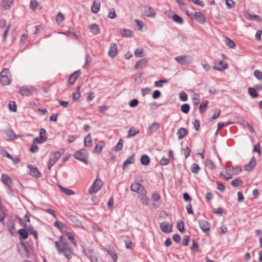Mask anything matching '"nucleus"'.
<instances>
[{
    "label": "nucleus",
    "mask_w": 262,
    "mask_h": 262,
    "mask_svg": "<svg viewBox=\"0 0 262 262\" xmlns=\"http://www.w3.org/2000/svg\"><path fill=\"white\" fill-rule=\"evenodd\" d=\"M65 235H67L68 239L72 242V244L74 246H76L77 244H76V242H75V239H74V237L73 235H72V234L69 232H66Z\"/></svg>",
    "instance_id": "nucleus-48"
},
{
    "label": "nucleus",
    "mask_w": 262,
    "mask_h": 262,
    "mask_svg": "<svg viewBox=\"0 0 262 262\" xmlns=\"http://www.w3.org/2000/svg\"><path fill=\"white\" fill-rule=\"evenodd\" d=\"M190 108V105L187 103L184 104L181 106V111L185 114H188Z\"/></svg>",
    "instance_id": "nucleus-43"
},
{
    "label": "nucleus",
    "mask_w": 262,
    "mask_h": 262,
    "mask_svg": "<svg viewBox=\"0 0 262 262\" xmlns=\"http://www.w3.org/2000/svg\"><path fill=\"white\" fill-rule=\"evenodd\" d=\"M188 16L190 19L195 20L201 24H204L206 21V17L205 15L199 12H195L194 13H189Z\"/></svg>",
    "instance_id": "nucleus-5"
},
{
    "label": "nucleus",
    "mask_w": 262,
    "mask_h": 262,
    "mask_svg": "<svg viewBox=\"0 0 262 262\" xmlns=\"http://www.w3.org/2000/svg\"><path fill=\"white\" fill-rule=\"evenodd\" d=\"M160 128V125L159 123L157 122H154L151 124V125L148 128V132L150 134H152L153 133L157 131Z\"/></svg>",
    "instance_id": "nucleus-27"
},
{
    "label": "nucleus",
    "mask_w": 262,
    "mask_h": 262,
    "mask_svg": "<svg viewBox=\"0 0 262 262\" xmlns=\"http://www.w3.org/2000/svg\"><path fill=\"white\" fill-rule=\"evenodd\" d=\"M254 76L259 80H262V72L259 70H255L253 73Z\"/></svg>",
    "instance_id": "nucleus-54"
},
{
    "label": "nucleus",
    "mask_w": 262,
    "mask_h": 262,
    "mask_svg": "<svg viewBox=\"0 0 262 262\" xmlns=\"http://www.w3.org/2000/svg\"><path fill=\"white\" fill-rule=\"evenodd\" d=\"M177 226L178 230L182 233H184L185 231L184 230V223L181 220H178L177 223Z\"/></svg>",
    "instance_id": "nucleus-41"
},
{
    "label": "nucleus",
    "mask_w": 262,
    "mask_h": 262,
    "mask_svg": "<svg viewBox=\"0 0 262 262\" xmlns=\"http://www.w3.org/2000/svg\"><path fill=\"white\" fill-rule=\"evenodd\" d=\"M180 98L182 101H186L188 99V95L185 92H182L180 93Z\"/></svg>",
    "instance_id": "nucleus-56"
},
{
    "label": "nucleus",
    "mask_w": 262,
    "mask_h": 262,
    "mask_svg": "<svg viewBox=\"0 0 262 262\" xmlns=\"http://www.w3.org/2000/svg\"><path fill=\"white\" fill-rule=\"evenodd\" d=\"M140 200L141 201V203L143 205H147L148 204V198L146 196V194L141 195Z\"/></svg>",
    "instance_id": "nucleus-49"
},
{
    "label": "nucleus",
    "mask_w": 262,
    "mask_h": 262,
    "mask_svg": "<svg viewBox=\"0 0 262 262\" xmlns=\"http://www.w3.org/2000/svg\"><path fill=\"white\" fill-rule=\"evenodd\" d=\"M178 4V5L179 6V8L181 10H182L183 11H184L186 12V14L188 15L189 13H190L186 7V5L184 3V2L182 0H175Z\"/></svg>",
    "instance_id": "nucleus-22"
},
{
    "label": "nucleus",
    "mask_w": 262,
    "mask_h": 262,
    "mask_svg": "<svg viewBox=\"0 0 262 262\" xmlns=\"http://www.w3.org/2000/svg\"><path fill=\"white\" fill-rule=\"evenodd\" d=\"M172 18L173 20L177 24L181 25L184 23L183 18L176 14L172 15Z\"/></svg>",
    "instance_id": "nucleus-39"
},
{
    "label": "nucleus",
    "mask_w": 262,
    "mask_h": 262,
    "mask_svg": "<svg viewBox=\"0 0 262 262\" xmlns=\"http://www.w3.org/2000/svg\"><path fill=\"white\" fill-rule=\"evenodd\" d=\"M55 245L58 254H63L68 259L72 258L71 248L66 242H55Z\"/></svg>",
    "instance_id": "nucleus-1"
},
{
    "label": "nucleus",
    "mask_w": 262,
    "mask_h": 262,
    "mask_svg": "<svg viewBox=\"0 0 262 262\" xmlns=\"http://www.w3.org/2000/svg\"><path fill=\"white\" fill-rule=\"evenodd\" d=\"M169 163H170L169 160L165 157H163L160 161V163L162 165H168Z\"/></svg>",
    "instance_id": "nucleus-58"
},
{
    "label": "nucleus",
    "mask_w": 262,
    "mask_h": 262,
    "mask_svg": "<svg viewBox=\"0 0 262 262\" xmlns=\"http://www.w3.org/2000/svg\"><path fill=\"white\" fill-rule=\"evenodd\" d=\"M74 157L76 159L85 164L88 163V153L85 149H82L76 151Z\"/></svg>",
    "instance_id": "nucleus-6"
},
{
    "label": "nucleus",
    "mask_w": 262,
    "mask_h": 262,
    "mask_svg": "<svg viewBox=\"0 0 262 262\" xmlns=\"http://www.w3.org/2000/svg\"><path fill=\"white\" fill-rule=\"evenodd\" d=\"M172 225L167 222H163L160 224L161 230L165 233H169L172 231Z\"/></svg>",
    "instance_id": "nucleus-14"
},
{
    "label": "nucleus",
    "mask_w": 262,
    "mask_h": 262,
    "mask_svg": "<svg viewBox=\"0 0 262 262\" xmlns=\"http://www.w3.org/2000/svg\"><path fill=\"white\" fill-rule=\"evenodd\" d=\"M152 199L155 202L158 201L160 199L159 193L157 192H154L152 194Z\"/></svg>",
    "instance_id": "nucleus-59"
},
{
    "label": "nucleus",
    "mask_w": 262,
    "mask_h": 262,
    "mask_svg": "<svg viewBox=\"0 0 262 262\" xmlns=\"http://www.w3.org/2000/svg\"><path fill=\"white\" fill-rule=\"evenodd\" d=\"M217 184V188L218 190L223 192L225 189V186L220 182L217 181L216 182Z\"/></svg>",
    "instance_id": "nucleus-62"
},
{
    "label": "nucleus",
    "mask_w": 262,
    "mask_h": 262,
    "mask_svg": "<svg viewBox=\"0 0 262 262\" xmlns=\"http://www.w3.org/2000/svg\"><path fill=\"white\" fill-rule=\"evenodd\" d=\"M100 3L99 2H93V4L91 7V10L94 13H97L100 9Z\"/></svg>",
    "instance_id": "nucleus-29"
},
{
    "label": "nucleus",
    "mask_w": 262,
    "mask_h": 262,
    "mask_svg": "<svg viewBox=\"0 0 262 262\" xmlns=\"http://www.w3.org/2000/svg\"><path fill=\"white\" fill-rule=\"evenodd\" d=\"M27 167L29 169L28 173L30 175L37 178H40L41 177V173L39 172L37 168L31 165H28Z\"/></svg>",
    "instance_id": "nucleus-13"
},
{
    "label": "nucleus",
    "mask_w": 262,
    "mask_h": 262,
    "mask_svg": "<svg viewBox=\"0 0 262 262\" xmlns=\"http://www.w3.org/2000/svg\"><path fill=\"white\" fill-rule=\"evenodd\" d=\"M200 228L204 233H208L210 229V224L206 220H201L199 221Z\"/></svg>",
    "instance_id": "nucleus-12"
},
{
    "label": "nucleus",
    "mask_w": 262,
    "mask_h": 262,
    "mask_svg": "<svg viewBox=\"0 0 262 262\" xmlns=\"http://www.w3.org/2000/svg\"><path fill=\"white\" fill-rule=\"evenodd\" d=\"M141 163L142 165L147 166L149 165L150 163V159L148 156L146 155H143L141 157Z\"/></svg>",
    "instance_id": "nucleus-31"
},
{
    "label": "nucleus",
    "mask_w": 262,
    "mask_h": 262,
    "mask_svg": "<svg viewBox=\"0 0 262 262\" xmlns=\"http://www.w3.org/2000/svg\"><path fill=\"white\" fill-rule=\"evenodd\" d=\"M142 13L144 15L151 18H154L156 15L155 10L150 6H144Z\"/></svg>",
    "instance_id": "nucleus-10"
},
{
    "label": "nucleus",
    "mask_w": 262,
    "mask_h": 262,
    "mask_svg": "<svg viewBox=\"0 0 262 262\" xmlns=\"http://www.w3.org/2000/svg\"><path fill=\"white\" fill-rule=\"evenodd\" d=\"M6 136L11 140H14L17 139V136L12 129H8L5 131Z\"/></svg>",
    "instance_id": "nucleus-28"
},
{
    "label": "nucleus",
    "mask_w": 262,
    "mask_h": 262,
    "mask_svg": "<svg viewBox=\"0 0 262 262\" xmlns=\"http://www.w3.org/2000/svg\"><path fill=\"white\" fill-rule=\"evenodd\" d=\"M106 251L108 254L112 257L114 261H116L118 258L116 250L112 246H108L106 248Z\"/></svg>",
    "instance_id": "nucleus-20"
},
{
    "label": "nucleus",
    "mask_w": 262,
    "mask_h": 262,
    "mask_svg": "<svg viewBox=\"0 0 262 262\" xmlns=\"http://www.w3.org/2000/svg\"><path fill=\"white\" fill-rule=\"evenodd\" d=\"M148 63V60L146 58H142L139 60L135 66V69H142L145 68Z\"/></svg>",
    "instance_id": "nucleus-19"
},
{
    "label": "nucleus",
    "mask_w": 262,
    "mask_h": 262,
    "mask_svg": "<svg viewBox=\"0 0 262 262\" xmlns=\"http://www.w3.org/2000/svg\"><path fill=\"white\" fill-rule=\"evenodd\" d=\"M256 160L255 157H252L249 163L245 165L244 169L247 171H251L256 166Z\"/></svg>",
    "instance_id": "nucleus-18"
},
{
    "label": "nucleus",
    "mask_w": 262,
    "mask_h": 262,
    "mask_svg": "<svg viewBox=\"0 0 262 262\" xmlns=\"http://www.w3.org/2000/svg\"><path fill=\"white\" fill-rule=\"evenodd\" d=\"M228 68V64L227 62L223 61H216L214 63L213 68L215 70L222 71Z\"/></svg>",
    "instance_id": "nucleus-11"
},
{
    "label": "nucleus",
    "mask_w": 262,
    "mask_h": 262,
    "mask_svg": "<svg viewBox=\"0 0 262 262\" xmlns=\"http://www.w3.org/2000/svg\"><path fill=\"white\" fill-rule=\"evenodd\" d=\"M225 42L227 46L231 49H234L235 48V43L234 42L228 37H226Z\"/></svg>",
    "instance_id": "nucleus-35"
},
{
    "label": "nucleus",
    "mask_w": 262,
    "mask_h": 262,
    "mask_svg": "<svg viewBox=\"0 0 262 262\" xmlns=\"http://www.w3.org/2000/svg\"><path fill=\"white\" fill-rule=\"evenodd\" d=\"M93 141L92 140L91 136L89 133L86 137L84 138V143L85 146L90 147L92 145Z\"/></svg>",
    "instance_id": "nucleus-32"
},
{
    "label": "nucleus",
    "mask_w": 262,
    "mask_h": 262,
    "mask_svg": "<svg viewBox=\"0 0 262 262\" xmlns=\"http://www.w3.org/2000/svg\"><path fill=\"white\" fill-rule=\"evenodd\" d=\"M123 140L120 138L119 140L118 143L115 147V150L118 151L121 150L123 148Z\"/></svg>",
    "instance_id": "nucleus-44"
},
{
    "label": "nucleus",
    "mask_w": 262,
    "mask_h": 262,
    "mask_svg": "<svg viewBox=\"0 0 262 262\" xmlns=\"http://www.w3.org/2000/svg\"><path fill=\"white\" fill-rule=\"evenodd\" d=\"M200 169V167H199V165L196 163H193L191 167V171L195 173L198 174L199 172V170Z\"/></svg>",
    "instance_id": "nucleus-45"
},
{
    "label": "nucleus",
    "mask_w": 262,
    "mask_h": 262,
    "mask_svg": "<svg viewBox=\"0 0 262 262\" xmlns=\"http://www.w3.org/2000/svg\"><path fill=\"white\" fill-rule=\"evenodd\" d=\"M60 154L58 151L52 152L49 157L48 162V168L51 169V167L56 163L60 157Z\"/></svg>",
    "instance_id": "nucleus-8"
},
{
    "label": "nucleus",
    "mask_w": 262,
    "mask_h": 262,
    "mask_svg": "<svg viewBox=\"0 0 262 262\" xmlns=\"http://www.w3.org/2000/svg\"><path fill=\"white\" fill-rule=\"evenodd\" d=\"M87 254L92 262H96L98 260V256L93 250L88 249Z\"/></svg>",
    "instance_id": "nucleus-23"
},
{
    "label": "nucleus",
    "mask_w": 262,
    "mask_h": 262,
    "mask_svg": "<svg viewBox=\"0 0 262 262\" xmlns=\"http://www.w3.org/2000/svg\"><path fill=\"white\" fill-rule=\"evenodd\" d=\"M242 184H243V181L242 180H241L239 179L233 180L231 182V185L234 187H237V186H241L242 185Z\"/></svg>",
    "instance_id": "nucleus-50"
},
{
    "label": "nucleus",
    "mask_w": 262,
    "mask_h": 262,
    "mask_svg": "<svg viewBox=\"0 0 262 262\" xmlns=\"http://www.w3.org/2000/svg\"><path fill=\"white\" fill-rule=\"evenodd\" d=\"M38 6L39 3L36 0H31L29 7L32 11L36 10Z\"/></svg>",
    "instance_id": "nucleus-37"
},
{
    "label": "nucleus",
    "mask_w": 262,
    "mask_h": 262,
    "mask_svg": "<svg viewBox=\"0 0 262 262\" xmlns=\"http://www.w3.org/2000/svg\"><path fill=\"white\" fill-rule=\"evenodd\" d=\"M81 75L80 71H77L73 74L71 75L68 79V84L70 85L74 84L76 81L77 78Z\"/></svg>",
    "instance_id": "nucleus-16"
},
{
    "label": "nucleus",
    "mask_w": 262,
    "mask_h": 262,
    "mask_svg": "<svg viewBox=\"0 0 262 262\" xmlns=\"http://www.w3.org/2000/svg\"><path fill=\"white\" fill-rule=\"evenodd\" d=\"M130 189L134 192H137L139 196L141 195L146 194L147 191L144 188V186L140 183L134 182L130 186Z\"/></svg>",
    "instance_id": "nucleus-4"
},
{
    "label": "nucleus",
    "mask_w": 262,
    "mask_h": 262,
    "mask_svg": "<svg viewBox=\"0 0 262 262\" xmlns=\"http://www.w3.org/2000/svg\"><path fill=\"white\" fill-rule=\"evenodd\" d=\"M118 53L117 50V45L115 43H112L110 45L109 51H108V55L112 57H115Z\"/></svg>",
    "instance_id": "nucleus-15"
},
{
    "label": "nucleus",
    "mask_w": 262,
    "mask_h": 262,
    "mask_svg": "<svg viewBox=\"0 0 262 262\" xmlns=\"http://www.w3.org/2000/svg\"><path fill=\"white\" fill-rule=\"evenodd\" d=\"M13 0H3L2 6L6 9L9 8L12 5Z\"/></svg>",
    "instance_id": "nucleus-38"
},
{
    "label": "nucleus",
    "mask_w": 262,
    "mask_h": 262,
    "mask_svg": "<svg viewBox=\"0 0 262 262\" xmlns=\"http://www.w3.org/2000/svg\"><path fill=\"white\" fill-rule=\"evenodd\" d=\"M120 35L124 37H132L134 35L133 32L129 29H121L119 31Z\"/></svg>",
    "instance_id": "nucleus-21"
},
{
    "label": "nucleus",
    "mask_w": 262,
    "mask_h": 262,
    "mask_svg": "<svg viewBox=\"0 0 262 262\" xmlns=\"http://www.w3.org/2000/svg\"><path fill=\"white\" fill-rule=\"evenodd\" d=\"M139 104V101L137 99H133L132 100L130 103H129V105L130 107H135V106H137Z\"/></svg>",
    "instance_id": "nucleus-64"
},
{
    "label": "nucleus",
    "mask_w": 262,
    "mask_h": 262,
    "mask_svg": "<svg viewBox=\"0 0 262 262\" xmlns=\"http://www.w3.org/2000/svg\"><path fill=\"white\" fill-rule=\"evenodd\" d=\"M248 93L249 94L254 98H257L258 96V94L257 93L256 89L253 88H248Z\"/></svg>",
    "instance_id": "nucleus-33"
},
{
    "label": "nucleus",
    "mask_w": 262,
    "mask_h": 262,
    "mask_svg": "<svg viewBox=\"0 0 262 262\" xmlns=\"http://www.w3.org/2000/svg\"><path fill=\"white\" fill-rule=\"evenodd\" d=\"M12 77L8 69H4L0 73V82L4 85H9L11 83Z\"/></svg>",
    "instance_id": "nucleus-2"
},
{
    "label": "nucleus",
    "mask_w": 262,
    "mask_h": 262,
    "mask_svg": "<svg viewBox=\"0 0 262 262\" xmlns=\"http://www.w3.org/2000/svg\"><path fill=\"white\" fill-rule=\"evenodd\" d=\"M90 31L94 35L98 34L100 32V29L99 26L95 24H93L89 26Z\"/></svg>",
    "instance_id": "nucleus-24"
},
{
    "label": "nucleus",
    "mask_w": 262,
    "mask_h": 262,
    "mask_svg": "<svg viewBox=\"0 0 262 262\" xmlns=\"http://www.w3.org/2000/svg\"><path fill=\"white\" fill-rule=\"evenodd\" d=\"M161 93L159 90H155L152 94V97L154 99H157L160 97Z\"/></svg>",
    "instance_id": "nucleus-63"
},
{
    "label": "nucleus",
    "mask_w": 262,
    "mask_h": 262,
    "mask_svg": "<svg viewBox=\"0 0 262 262\" xmlns=\"http://www.w3.org/2000/svg\"><path fill=\"white\" fill-rule=\"evenodd\" d=\"M208 103V102L207 101L205 103H204L203 104H201L200 105L199 110H200L201 114H203L205 112V111L207 107Z\"/></svg>",
    "instance_id": "nucleus-52"
},
{
    "label": "nucleus",
    "mask_w": 262,
    "mask_h": 262,
    "mask_svg": "<svg viewBox=\"0 0 262 262\" xmlns=\"http://www.w3.org/2000/svg\"><path fill=\"white\" fill-rule=\"evenodd\" d=\"M9 109L10 111L13 112H16L17 111V106L15 101H10L9 104Z\"/></svg>",
    "instance_id": "nucleus-42"
},
{
    "label": "nucleus",
    "mask_w": 262,
    "mask_h": 262,
    "mask_svg": "<svg viewBox=\"0 0 262 262\" xmlns=\"http://www.w3.org/2000/svg\"><path fill=\"white\" fill-rule=\"evenodd\" d=\"M59 188L62 192H63L68 195L75 194V192L71 189L65 188L62 186H59Z\"/></svg>",
    "instance_id": "nucleus-40"
},
{
    "label": "nucleus",
    "mask_w": 262,
    "mask_h": 262,
    "mask_svg": "<svg viewBox=\"0 0 262 262\" xmlns=\"http://www.w3.org/2000/svg\"><path fill=\"white\" fill-rule=\"evenodd\" d=\"M167 82H168V80L166 79L160 80L155 81V84L156 86L162 87L163 83H167Z\"/></svg>",
    "instance_id": "nucleus-55"
},
{
    "label": "nucleus",
    "mask_w": 262,
    "mask_h": 262,
    "mask_svg": "<svg viewBox=\"0 0 262 262\" xmlns=\"http://www.w3.org/2000/svg\"><path fill=\"white\" fill-rule=\"evenodd\" d=\"M193 102L194 104H198L200 102V97L198 94H194L192 98Z\"/></svg>",
    "instance_id": "nucleus-60"
},
{
    "label": "nucleus",
    "mask_w": 262,
    "mask_h": 262,
    "mask_svg": "<svg viewBox=\"0 0 262 262\" xmlns=\"http://www.w3.org/2000/svg\"><path fill=\"white\" fill-rule=\"evenodd\" d=\"M220 113H221V111L219 109L215 108V110H214V115H213L212 118H210L209 119V121L210 122H211L213 120H214L216 119V118H217L219 117V116H220Z\"/></svg>",
    "instance_id": "nucleus-46"
},
{
    "label": "nucleus",
    "mask_w": 262,
    "mask_h": 262,
    "mask_svg": "<svg viewBox=\"0 0 262 262\" xmlns=\"http://www.w3.org/2000/svg\"><path fill=\"white\" fill-rule=\"evenodd\" d=\"M139 133V129L135 127H132L128 132L127 138L132 137Z\"/></svg>",
    "instance_id": "nucleus-26"
},
{
    "label": "nucleus",
    "mask_w": 262,
    "mask_h": 262,
    "mask_svg": "<svg viewBox=\"0 0 262 262\" xmlns=\"http://www.w3.org/2000/svg\"><path fill=\"white\" fill-rule=\"evenodd\" d=\"M103 185V182L99 179H96L93 182L91 186L89 188L88 192L89 194H94L97 192Z\"/></svg>",
    "instance_id": "nucleus-3"
},
{
    "label": "nucleus",
    "mask_w": 262,
    "mask_h": 262,
    "mask_svg": "<svg viewBox=\"0 0 262 262\" xmlns=\"http://www.w3.org/2000/svg\"><path fill=\"white\" fill-rule=\"evenodd\" d=\"M227 8L229 9L235 7V2L232 0H226Z\"/></svg>",
    "instance_id": "nucleus-51"
},
{
    "label": "nucleus",
    "mask_w": 262,
    "mask_h": 262,
    "mask_svg": "<svg viewBox=\"0 0 262 262\" xmlns=\"http://www.w3.org/2000/svg\"><path fill=\"white\" fill-rule=\"evenodd\" d=\"M65 19L64 15L60 12H58L56 16V20L59 24L62 23Z\"/></svg>",
    "instance_id": "nucleus-36"
},
{
    "label": "nucleus",
    "mask_w": 262,
    "mask_h": 262,
    "mask_svg": "<svg viewBox=\"0 0 262 262\" xmlns=\"http://www.w3.org/2000/svg\"><path fill=\"white\" fill-rule=\"evenodd\" d=\"M35 89L32 86L23 85L19 89V93L22 96H29L35 92Z\"/></svg>",
    "instance_id": "nucleus-9"
},
{
    "label": "nucleus",
    "mask_w": 262,
    "mask_h": 262,
    "mask_svg": "<svg viewBox=\"0 0 262 262\" xmlns=\"http://www.w3.org/2000/svg\"><path fill=\"white\" fill-rule=\"evenodd\" d=\"M108 17L111 19L115 18L116 17L115 10L113 8H111L109 10V13L107 15Z\"/></svg>",
    "instance_id": "nucleus-53"
},
{
    "label": "nucleus",
    "mask_w": 262,
    "mask_h": 262,
    "mask_svg": "<svg viewBox=\"0 0 262 262\" xmlns=\"http://www.w3.org/2000/svg\"><path fill=\"white\" fill-rule=\"evenodd\" d=\"M135 161V156L134 155H133L131 157H128L127 160L123 163V168L125 169L128 165L134 163Z\"/></svg>",
    "instance_id": "nucleus-30"
},
{
    "label": "nucleus",
    "mask_w": 262,
    "mask_h": 262,
    "mask_svg": "<svg viewBox=\"0 0 262 262\" xmlns=\"http://www.w3.org/2000/svg\"><path fill=\"white\" fill-rule=\"evenodd\" d=\"M39 137L41 138V139H43V138L45 139V141H46L47 139V136H46V130L43 128H41L39 132Z\"/></svg>",
    "instance_id": "nucleus-57"
},
{
    "label": "nucleus",
    "mask_w": 262,
    "mask_h": 262,
    "mask_svg": "<svg viewBox=\"0 0 262 262\" xmlns=\"http://www.w3.org/2000/svg\"><path fill=\"white\" fill-rule=\"evenodd\" d=\"M188 134L187 130L184 127H181L178 129L177 135L179 139H183Z\"/></svg>",
    "instance_id": "nucleus-25"
},
{
    "label": "nucleus",
    "mask_w": 262,
    "mask_h": 262,
    "mask_svg": "<svg viewBox=\"0 0 262 262\" xmlns=\"http://www.w3.org/2000/svg\"><path fill=\"white\" fill-rule=\"evenodd\" d=\"M1 179L2 182L7 186L10 187L12 185V181L11 178L8 175L2 173L1 175Z\"/></svg>",
    "instance_id": "nucleus-17"
},
{
    "label": "nucleus",
    "mask_w": 262,
    "mask_h": 262,
    "mask_svg": "<svg viewBox=\"0 0 262 262\" xmlns=\"http://www.w3.org/2000/svg\"><path fill=\"white\" fill-rule=\"evenodd\" d=\"M143 52L142 48H137L135 50L134 54L137 57H140L143 56Z\"/></svg>",
    "instance_id": "nucleus-47"
},
{
    "label": "nucleus",
    "mask_w": 262,
    "mask_h": 262,
    "mask_svg": "<svg viewBox=\"0 0 262 262\" xmlns=\"http://www.w3.org/2000/svg\"><path fill=\"white\" fill-rule=\"evenodd\" d=\"M188 1L189 2H192L194 4H196L197 5H199L201 7H204L205 5L204 2L202 1H200V0H188Z\"/></svg>",
    "instance_id": "nucleus-61"
},
{
    "label": "nucleus",
    "mask_w": 262,
    "mask_h": 262,
    "mask_svg": "<svg viewBox=\"0 0 262 262\" xmlns=\"http://www.w3.org/2000/svg\"><path fill=\"white\" fill-rule=\"evenodd\" d=\"M18 233L23 239H26L28 237V232L25 229H21L18 230Z\"/></svg>",
    "instance_id": "nucleus-34"
},
{
    "label": "nucleus",
    "mask_w": 262,
    "mask_h": 262,
    "mask_svg": "<svg viewBox=\"0 0 262 262\" xmlns=\"http://www.w3.org/2000/svg\"><path fill=\"white\" fill-rule=\"evenodd\" d=\"M174 59L181 65L189 64L193 61L192 57L189 55L178 56L176 57Z\"/></svg>",
    "instance_id": "nucleus-7"
}]
</instances>
